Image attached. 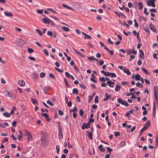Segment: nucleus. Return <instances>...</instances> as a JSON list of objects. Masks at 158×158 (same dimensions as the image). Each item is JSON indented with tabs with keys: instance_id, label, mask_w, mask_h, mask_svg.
<instances>
[{
	"instance_id": "nucleus-1",
	"label": "nucleus",
	"mask_w": 158,
	"mask_h": 158,
	"mask_svg": "<svg viewBox=\"0 0 158 158\" xmlns=\"http://www.w3.org/2000/svg\"><path fill=\"white\" fill-rule=\"evenodd\" d=\"M59 132H58V137L59 139H61L63 138V136L62 133V129L61 127L60 124V123L58 125Z\"/></svg>"
},
{
	"instance_id": "nucleus-2",
	"label": "nucleus",
	"mask_w": 158,
	"mask_h": 158,
	"mask_svg": "<svg viewBox=\"0 0 158 158\" xmlns=\"http://www.w3.org/2000/svg\"><path fill=\"white\" fill-rule=\"evenodd\" d=\"M24 131H25V135L27 136V140L30 141L31 140L32 137L31 134L26 129L24 130Z\"/></svg>"
},
{
	"instance_id": "nucleus-3",
	"label": "nucleus",
	"mask_w": 158,
	"mask_h": 158,
	"mask_svg": "<svg viewBox=\"0 0 158 158\" xmlns=\"http://www.w3.org/2000/svg\"><path fill=\"white\" fill-rule=\"evenodd\" d=\"M154 94L155 96V99L156 103L158 102V91L157 90V88L154 87Z\"/></svg>"
},
{
	"instance_id": "nucleus-4",
	"label": "nucleus",
	"mask_w": 158,
	"mask_h": 158,
	"mask_svg": "<svg viewBox=\"0 0 158 158\" xmlns=\"http://www.w3.org/2000/svg\"><path fill=\"white\" fill-rule=\"evenodd\" d=\"M156 0H149L147 2V4L148 6H152L153 7H155V2Z\"/></svg>"
},
{
	"instance_id": "nucleus-5",
	"label": "nucleus",
	"mask_w": 158,
	"mask_h": 158,
	"mask_svg": "<svg viewBox=\"0 0 158 158\" xmlns=\"http://www.w3.org/2000/svg\"><path fill=\"white\" fill-rule=\"evenodd\" d=\"M118 102L120 103L122 105H123L126 106H129L128 103L125 101H123L120 98H118L117 99Z\"/></svg>"
},
{
	"instance_id": "nucleus-6",
	"label": "nucleus",
	"mask_w": 158,
	"mask_h": 158,
	"mask_svg": "<svg viewBox=\"0 0 158 158\" xmlns=\"http://www.w3.org/2000/svg\"><path fill=\"white\" fill-rule=\"evenodd\" d=\"M150 125V123L149 121H148L145 124L142 130H145L147 129L148 127Z\"/></svg>"
},
{
	"instance_id": "nucleus-7",
	"label": "nucleus",
	"mask_w": 158,
	"mask_h": 158,
	"mask_svg": "<svg viewBox=\"0 0 158 158\" xmlns=\"http://www.w3.org/2000/svg\"><path fill=\"white\" fill-rule=\"evenodd\" d=\"M65 75L68 78H70L73 80L75 79L74 77L72 75H70L69 73L68 72H66L65 73Z\"/></svg>"
},
{
	"instance_id": "nucleus-8",
	"label": "nucleus",
	"mask_w": 158,
	"mask_h": 158,
	"mask_svg": "<svg viewBox=\"0 0 158 158\" xmlns=\"http://www.w3.org/2000/svg\"><path fill=\"white\" fill-rule=\"evenodd\" d=\"M149 27L154 32H156V29L155 27L152 23L149 24Z\"/></svg>"
},
{
	"instance_id": "nucleus-9",
	"label": "nucleus",
	"mask_w": 158,
	"mask_h": 158,
	"mask_svg": "<svg viewBox=\"0 0 158 158\" xmlns=\"http://www.w3.org/2000/svg\"><path fill=\"white\" fill-rule=\"evenodd\" d=\"M5 92L7 94V96L8 97L10 98H13L14 97V95L12 92H10L7 90H6Z\"/></svg>"
},
{
	"instance_id": "nucleus-10",
	"label": "nucleus",
	"mask_w": 158,
	"mask_h": 158,
	"mask_svg": "<svg viewBox=\"0 0 158 158\" xmlns=\"http://www.w3.org/2000/svg\"><path fill=\"white\" fill-rule=\"evenodd\" d=\"M81 33L85 36L84 37V38L85 39H89L91 40V37L89 35H88L87 34L83 32H82Z\"/></svg>"
},
{
	"instance_id": "nucleus-11",
	"label": "nucleus",
	"mask_w": 158,
	"mask_h": 158,
	"mask_svg": "<svg viewBox=\"0 0 158 158\" xmlns=\"http://www.w3.org/2000/svg\"><path fill=\"white\" fill-rule=\"evenodd\" d=\"M42 21L44 23H49L51 21L48 18H47L43 19Z\"/></svg>"
},
{
	"instance_id": "nucleus-12",
	"label": "nucleus",
	"mask_w": 158,
	"mask_h": 158,
	"mask_svg": "<svg viewBox=\"0 0 158 158\" xmlns=\"http://www.w3.org/2000/svg\"><path fill=\"white\" fill-rule=\"evenodd\" d=\"M18 131L19 134L18 135L17 137L18 139L19 140H20L22 138L23 136V134L20 130H18Z\"/></svg>"
},
{
	"instance_id": "nucleus-13",
	"label": "nucleus",
	"mask_w": 158,
	"mask_h": 158,
	"mask_svg": "<svg viewBox=\"0 0 158 158\" xmlns=\"http://www.w3.org/2000/svg\"><path fill=\"white\" fill-rule=\"evenodd\" d=\"M42 116H44L46 119L47 121H50V119L49 118V116L46 113H41Z\"/></svg>"
},
{
	"instance_id": "nucleus-14",
	"label": "nucleus",
	"mask_w": 158,
	"mask_h": 158,
	"mask_svg": "<svg viewBox=\"0 0 158 158\" xmlns=\"http://www.w3.org/2000/svg\"><path fill=\"white\" fill-rule=\"evenodd\" d=\"M107 84L109 85L110 87L113 88L114 87V86L112 85H114L115 84V83L112 81L110 80L107 82Z\"/></svg>"
},
{
	"instance_id": "nucleus-15",
	"label": "nucleus",
	"mask_w": 158,
	"mask_h": 158,
	"mask_svg": "<svg viewBox=\"0 0 158 158\" xmlns=\"http://www.w3.org/2000/svg\"><path fill=\"white\" fill-rule=\"evenodd\" d=\"M4 15L7 17H12L13 15L10 12H4Z\"/></svg>"
},
{
	"instance_id": "nucleus-16",
	"label": "nucleus",
	"mask_w": 158,
	"mask_h": 158,
	"mask_svg": "<svg viewBox=\"0 0 158 158\" xmlns=\"http://www.w3.org/2000/svg\"><path fill=\"white\" fill-rule=\"evenodd\" d=\"M123 71L124 73H127L128 75H129L131 74V73L128 69L124 68L123 69Z\"/></svg>"
},
{
	"instance_id": "nucleus-17",
	"label": "nucleus",
	"mask_w": 158,
	"mask_h": 158,
	"mask_svg": "<svg viewBox=\"0 0 158 158\" xmlns=\"http://www.w3.org/2000/svg\"><path fill=\"white\" fill-rule=\"evenodd\" d=\"M114 13L116 14L118 17H120L121 16H122L123 17L126 18V17L125 15L123 13H118L117 11H115L114 12Z\"/></svg>"
},
{
	"instance_id": "nucleus-18",
	"label": "nucleus",
	"mask_w": 158,
	"mask_h": 158,
	"mask_svg": "<svg viewBox=\"0 0 158 158\" xmlns=\"http://www.w3.org/2000/svg\"><path fill=\"white\" fill-rule=\"evenodd\" d=\"M139 52H140L139 58L142 59H143L144 58V53L143 51L141 50H139Z\"/></svg>"
},
{
	"instance_id": "nucleus-19",
	"label": "nucleus",
	"mask_w": 158,
	"mask_h": 158,
	"mask_svg": "<svg viewBox=\"0 0 158 158\" xmlns=\"http://www.w3.org/2000/svg\"><path fill=\"white\" fill-rule=\"evenodd\" d=\"M105 96L106 97V98H104L103 99V100L104 101H107L109 98L111 97V96L110 95H109L108 93H106Z\"/></svg>"
},
{
	"instance_id": "nucleus-20",
	"label": "nucleus",
	"mask_w": 158,
	"mask_h": 158,
	"mask_svg": "<svg viewBox=\"0 0 158 158\" xmlns=\"http://www.w3.org/2000/svg\"><path fill=\"white\" fill-rule=\"evenodd\" d=\"M18 83L19 85L21 86H23L25 85V82L22 80H19Z\"/></svg>"
},
{
	"instance_id": "nucleus-21",
	"label": "nucleus",
	"mask_w": 158,
	"mask_h": 158,
	"mask_svg": "<svg viewBox=\"0 0 158 158\" xmlns=\"http://www.w3.org/2000/svg\"><path fill=\"white\" fill-rule=\"evenodd\" d=\"M3 115L6 117L9 118L11 114H10V113H9L8 112H5L3 114Z\"/></svg>"
},
{
	"instance_id": "nucleus-22",
	"label": "nucleus",
	"mask_w": 158,
	"mask_h": 158,
	"mask_svg": "<svg viewBox=\"0 0 158 158\" xmlns=\"http://www.w3.org/2000/svg\"><path fill=\"white\" fill-rule=\"evenodd\" d=\"M156 105H155V102H154L153 105V115L154 116H155V115L156 114Z\"/></svg>"
},
{
	"instance_id": "nucleus-23",
	"label": "nucleus",
	"mask_w": 158,
	"mask_h": 158,
	"mask_svg": "<svg viewBox=\"0 0 158 158\" xmlns=\"http://www.w3.org/2000/svg\"><path fill=\"white\" fill-rule=\"evenodd\" d=\"M138 6L139 10H141L143 7V3L141 2H139L138 3Z\"/></svg>"
},
{
	"instance_id": "nucleus-24",
	"label": "nucleus",
	"mask_w": 158,
	"mask_h": 158,
	"mask_svg": "<svg viewBox=\"0 0 158 158\" xmlns=\"http://www.w3.org/2000/svg\"><path fill=\"white\" fill-rule=\"evenodd\" d=\"M31 102H32V103L33 104L35 105L38 104V102L36 99H34L32 98H31Z\"/></svg>"
},
{
	"instance_id": "nucleus-25",
	"label": "nucleus",
	"mask_w": 158,
	"mask_h": 158,
	"mask_svg": "<svg viewBox=\"0 0 158 158\" xmlns=\"http://www.w3.org/2000/svg\"><path fill=\"white\" fill-rule=\"evenodd\" d=\"M121 88V86L118 85H116L115 86V90L116 91H118Z\"/></svg>"
},
{
	"instance_id": "nucleus-26",
	"label": "nucleus",
	"mask_w": 158,
	"mask_h": 158,
	"mask_svg": "<svg viewBox=\"0 0 158 158\" xmlns=\"http://www.w3.org/2000/svg\"><path fill=\"white\" fill-rule=\"evenodd\" d=\"M102 147L103 145L101 144L99 146L98 148L101 152H104L105 151V149L104 148H103Z\"/></svg>"
},
{
	"instance_id": "nucleus-27",
	"label": "nucleus",
	"mask_w": 158,
	"mask_h": 158,
	"mask_svg": "<svg viewBox=\"0 0 158 158\" xmlns=\"http://www.w3.org/2000/svg\"><path fill=\"white\" fill-rule=\"evenodd\" d=\"M105 49L107 50L108 52H110V54L112 55L114 53V52L112 50H110L109 48L107 47H105Z\"/></svg>"
},
{
	"instance_id": "nucleus-28",
	"label": "nucleus",
	"mask_w": 158,
	"mask_h": 158,
	"mask_svg": "<svg viewBox=\"0 0 158 158\" xmlns=\"http://www.w3.org/2000/svg\"><path fill=\"white\" fill-rule=\"evenodd\" d=\"M61 29L65 32H68L70 31V29L69 28L65 27H62Z\"/></svg>"
},
{
	"instance_id": "nucleus-29",
	"label": "nucleus",
	"mask_w": 158,
	"mask_h": 158,
	"mask_svg": "<svg viewBox=\"0 0 158 158\" xmlns=\"http://www.w3.org/2000/svg\"><path fill=\"white\" fill-rule=\"evenodd\" d=\"M120 147H122L123 146H125L126 145V143L125 141H122L120 143Z\"/></svg>"
},
{
	"instance_id": "nucleus-30",
	"label": "nucleus",
	"mask_w": 158,
	"mask_h": 158,
	"mask_svg": "<svg viewBox=\"0 0 158 158\" xmlns=\"http://www.w3.org/2000/svg\"><path fill=\"white\" fill-rule=\"evenodd\" d=\"M62 6L64 7L65 8H67L68 9H69V10H74L71 7H69L68 6H67V5H65V4H63L62 5Z\"/></svg>"
},
{
	"instance_id": "nucleus-31",
	"label": "nucleus",
	"mask_w": 158,
	"mask_h": 158,
	"mask_svg": "<svg viewBox=\"0 0 158 158\" xmlns=\"http://www.w3.org/2000/svg\"><path fill=\"white\" fill-rule=\"evenodd\" d=\"M135 79L136 81L139 80L140 79V75L139 74L136 75L135 77Z\"/></svg>"
},
{
	"instance_id": "nucleus-32",
	"label": "nucleus",
	"mask_w": 158,
	"mask_h": 158,
	"mask_svg": "<svg viewBox=\"0 0 158 158\" xmlns=\"http://www.w3.org/2000/svg\"><path fill=\"white\" fill-rule=\"evenodd\" d=\"M88 133V135L89 136V138L91 139L92 140L93 139V137H92V133L91 132H87Z\"/></svg>"
},
{
	"instance_id": "nucleus-33",
	"label": "nucleus",
	"mask_w": 158,
	"mask_h": 158,
	"mask_svg": "<svg viewBox=\"0 0 158 158\" xmlns=\"http://www.w3.org/2000/svg\"><path fill=\"white\" fill-rule=\"evenodd\" d=\"M73 94H76L77 95L78 93V92L77 88H74L73 89Z\"/></svg>"
},
{
	"instance_id": "nucleus-34",
	"label": "nucleus",
	"mask_w": 158,
	"mask_h": 158,
	"mask_svg": "<svg viewBox=\"0 0 158 158\" xmlns=\"http://www.w3.org/2000/svg\"><path fill=\"white\" fill-rule=\"evenodd\" d=\"M127 55H131L132 53V51L130 49H127Z\"/></svg>"
},
{
	"instance_id": "nucleus-35",
	"label": "nucleus",
	"mask_w": 158,
	"mask_h": 158,
	"mask_svg": "<svg viewBox=\"0 0 158 158\" xmlns=\"http://www.w3.org/2000/svg\"><path fill=\"white\" fill-rule=\"evenodd\" d=\"M110 76L111 77H112V78L116 77V75L114 73H110Z\"/></svg>"
},
{
	"instance_id": "nucleus-36",
	"label": "nucleus",
	"mask_w": 158,
	"mask_h": 158,
	"mask_svg": "<svg viewBox=\"0 0 158 158\" xmlns=\"http://www.w3.org/2000/svg\"><path fill=\"white\" fill-rule=\"evenodd\" d=\"M16 107L15 106H13L12 108V110L10 112V114L11 115L13 114L15 110H16Z\"/></svg>"
},
{
	"instance_id": "nucleus-37",
	"label": "nucleus",
	"mask_w": 158,
	"mask_h": 158,
	"mask_svg": "<svg viewBox=\"0 0 158 158\" xmlns=\"http://www.w3.org/2000/svg\"><path fill=\"white\" fill-rule=\"evenodd\" d=\"M88 59L89 60H90L92 61H94V60L95 58L94 57V56L88 57Z\"/></svg>"
},
{
	"instance_id": "nucleus-38",
	"label": "nucleus",
	"mask_w": 158,
	"mask_h": 158,
	"mask_svg": "<svg viewBox=\"0 0 158 158\" xmlns=\"http://www.w3.org/2000/svg\"><path fill=\"white\" fill-rule=\"evenodd\" d=\"M56 149L57 151V152L58 154L59 153V152L60 151V147L59 145H57L56 146Z\"/></svg>"
},
{
	"instance_id": "nucleus-39",
	"label": "nucleus",
	"mask_w": 158,
	"mask_h": 158,
	"mask_svg": "<svg viewBox=\"0 0 158 158\" xmlns=\"http://www.w3.org/2000/svg\"><path fill=\"white\" fill-rule=\"evenodd\" d=\"M43 52L44 54H45L47 56H48L49 55L48 52L46 49H44Z\"/></svg>"
},
{
	"instance_id": "nucleus-40",
	"label": "nucleus",
	"mask_w": 158,
	"mask_h": 158,
	"mask_svg": "<svg viewBox=\"0 0 158 158\" xmlns=\"http://www.w3.org/2000/svg\"><path fill=\"white\" fill-rule=\"evenodd\" d=\"M35 31L37 33H38L39 34V35L40 36H42V32L40 31L39 29H36Z\"/></svg>"
},
{
	"instance_id": "nucleus-41",
	"label": "nucleus",
	"mask_w": 158,
	"mask_h": 158,
	"mask_svg": "<svg viewBox=\"0 0 158 158\" xmlns=\"http://www.w3.org/2000/svg\"><path fill=\"white\" fill-rule=\"evenodd\" d=\"M64 81L65 83L66 86L67 87H70V86L69 85L67 81V79L65 78H64Z\"/></svg>"
},
{
	"instance_id": "nucleus-42",
	"label": "nucleus",
	"mask_w": 158,
	"mask_h": 158,
	"mask_svg": "<svg viewBox=\"0 0 158 158\" xmlns=\"http://www.w3.org/2000/svg\"><path fill=\"white\" fill-rule=\"evenodd\" d=\"M32 77L34 79H36L38 77L37 75L35 73H33L32 74Z\"/></svg>"
},
{
	"instance_id": "nucleus-43",
	"label": "nucleus",
	"mask_w": 158,
	"mask_h": 158,
	"mask_svg": "<svg viewBox=\"0 0 158 158\" xmlns=\"http://www.w3.org/2000/svg\"><path fill=\"white\" fill-rule=\"evenodd\" d=\"M45 74L44 73H41L40 74V77L43 78L45 77Z\"/></svg>"
},
{
	"instance_id": "nucleus-44",
	"label": "nucleus",
	"mask_w": 158,
	"mask_h": 158,
	"mask_svg": "<svg viewBox=\"0 0 158 158\" xmlns=\"http://www.w3.org/2000/svg\"><path fill=\"white\" fill-rule=\"evenodd\" d=\"M49 88L47 87H44L43 89L44 92L45 94H46L47 91L48 90Z\"/></svg>"
},
{
	"instance_id": "nucleus-45",
	"label": "nucleus",
	"mask_w": 158,
	"mask_h": 158,
	"mask_svg": "<svg viewBox=\"0 0 158 158\" xmlns=\"http://www.w3.org/2000/svg\"><path fill=\"white\" fill-rule=\"evenodd\" d=\"M27 51L29 53H31L34 51L31 48H28L27 49Z\"/></svg>"
},
{
	"instance_id": "nucleus-46",
	"label": "nucleus",
	"mask_w": 158,
	"mask_h": 158,
	"mask_svg": "<svg viewBox=\"0 0 158 158\" xmlns=\"http://www.w3.org/2000/svg\"><path fill=\"white\" fill-rule=\"evenodd\" d=\"M47 34L48 35L52 36L53 35V33L51 31H48L47 32Z\"/></svg>"
},
{
	"instance_id": "nucleus-47",
	"label": "nucleus",
	"mask_w": 158,
	"mask_h": 158,
	"mask_svg": "<svg viewBox=\"0 0 158 158\" xmlns=\"http://www.w3.org/2000/svg\"><path fill=\"white\" fill-rule=\"evenodd\" d=\"M70 111H73L74 112H77V109L76 107H75L74 108L73 110H70Z\"/></svg>"
},
{
	"instance_id": "nucleus-48",
	"label": "nucleus",
	"mask_w": 158,
	"mask_h": 158,
	"mask_svg": "<svg viewBox=\"0 0 158 158\" xmlns=\"http://www.w3.org/2000/svg\"><path fill=\"white\" fill-rule=\"evenodd\" d=\"M134 20L135 22V25H134L136 27H138V25L137 23V22L136 21V19H135Z\"/></svg>"
},
{
	"instance_id": "nucleus-49",
	"label": "nucleus",
	"mask_w": 158,
	"mask_h": 158,
	"mask_svg": "<svg viewBox=\"0 0 158 158\" xmlns=\"http://www.w3.org/2000/svg\"><path fill=\"white\" fill-rule=\"evenodd\" d=\"M49 77L53 79H55V77L54 76V75L52 74V73H51V74H50L49 75Z\"/></svg>"
},
{
	"instance_id": "nucleus-50",
	"label": "nucleus",
	"mask_w": 158,
	"mask_h": 158,
	"mask_svg": "<svg viewBox=\"0 0 158 158\" xmlns=\"http://www.w3.org/2000/svg\"><path fill=\"white\" fill-rule=\"evenodd\" d=\"M21 41H23V40L20 39H17L15 40V43L17 44L18 43L20 42Z\"/></svg>"
},
{
	"instance_id": "nucleus-51",
	"label": "nucleus",
	"mask_w": 158,
	"mask_h": 158,
	"mask_svg": "<svg viewBox=\"0 0 158 158\" xmlns=\"http://www.w3.org/2000/svg\"><path fill=\"white\" fill-rule=\"evenodd\" d=\"M37 13L39 14H42L43 11V9L42 10H38L36 11Z\"/></svg>"
},
{
	"instance_id": "nucleus-52",
	"label": "nucleus",
	"mask_w": 158,
	"mask_h": 158,
	"mask_svg": "<svg viewBox=\"0 0 158 158\" xmlns=\"http://www.w3.org/2000/svg\"><path fill=\"white\" fill-rule=\"evenodd\" d=\"M84 114V112L81 109L79 110V114L81 116H82Z\"/></svg>"
},
{
	"instance_id": "nucleus-53",
	"label": "nucleus",
	"mask_w": 158,
	"mask_h": 158,
	"mask_svg": "<svg viewBox=\"0 0 158 158\" xmlns=\"http://www.w3.org/2000/svg\"><path fill=\"white\" fill-rule=\"evenodd\" d=\"M47 103L49 105L51 106H53L54 105L49 100H48L47 101Z\"/></svg>"
},
{
	"instance_id": "nucleus-54",
	"label": "nucleus",
	"mask_w": 158,
	"mask_h": 158,
	"mask_svg": "<svg viewBox=\"0 0 158 158\" xmlns=\"http://www.w3.org/2000/svg\"><path fill=\"white\" fill-rule=\"evenodd\" d=\"M147 8L146 7L144 8V13L146 15H148L149 13L147 12Z\"/></svg>"
},
{
	"instance_id": "nucleus-55",
	"label": "nucleus",
	"mask_w": 158,
	"mask_h": 158,
	"mask_svg": "<svg viewBox=\"0 0 158 158\" xmlns=\"http://www.w3.org/2000/svg\"><path fill=\"white\" fill-rule=\"evenodd\" d=\"M142 70L145 73H146V74L148 75L149 73L144 68H143L142 69Z\"/></svg>"
},
{
	"instance_id": "nucleus-56",
	"label": "nucleus",
	"mask_w": 158,
	"mask_h": 158,
	"mask_svg": "<svg viewBox=\"0 0 158 158\" xmlns=\"http://www.w3.org/2000/svg\"><path fill=\"white\" fill-rule=\"evenodd\" d=\"M58 113L60 115H63L64 114V112L60 110H58Z\"/></svg>"
},
{
	"instance_id": "nucleus-57",
	"label": "nucleus",
	"mask_w": 158,
	"mask_h": 158,
	"mask_svg": "<svg viewBox=\"0 0 158 158\" xmlns=\"http://www.w3.org/2000/svg\"><path fill=\"white\" fill-rule=\"evenodd\" d=\"M135 58V56L134 55H130V58L129 59V61H131L132 60L134 59Z\"/></svg>"
},
{
	"instance_id": "nucleus-58",
	"label": "nucleus",
	"mask_w": 158,
	"mask_h": 158,
	"mask_svg": "<svg viewBox=\"0 0 158 158\" xmlns=\"http://www.w3.org/2000/svg\"><path fill=\"white\" fill-rule=\"evenodd\" d=\"M15 29L16 31L19 32H21L22 31V30L20 28L16 27H15Z\"/></svg>"
},
{
	"instance_id": "nucleus-59",
	"label": "nucleus",
	"mask_w": 158,
	"mask_h": 158,
	"mask_svg": "<svg viewBox=\"0 0 158 158\" xmlns=\"http://www.w3.org/2000/svg\"><path fill=\"white\" fill-rule=\"evenodd\" d=\"M85 125V128L88 129L90 127V124L88 123Z\"/></svg>"
},
{
	"instance_id": "nucleus-60",
	"label": "nucleus",
	"mask_w": 158,
	"mask_h": 158,
	"mask_svg": "<svg viewBox=\"0 0 158 158\" xmlns=\"http://www.w3.org/2000/svg\"><path fill=\"white\" fill-rule=\"evenodd\" d=\"M99 80L100 81H102L103 82H105V79L104 77H100L99 78Z\"/></svg>"
},
{
	"instance_id": "nucleus-61",
	"label": "nucleus",
	"mask_w": 158,
	"mask_h": 158,
	"mask_svg": "<svg viewBox=\"0 0 158 158\" xmlns=\"http://www.w3.org/2000/svg\"><path fill=\"white\" fill-rule=\"evenodd\" d=\"M149 11L150 12H156V10L155 9H150Z\"/></svg>"
},
{
	"instance_id": "nucleus-62",
	"label": "nucleus",
	"mask_w": 158,
	"mask_h": 158,
	"mask_svg": "<svg viewBox=\"0 0 158 158\" xmlns=\"http://www.w3.org/2000/svg\"><path fill=\"white\" fill-rule=\"evenodd\" d=\"M132 33L135 36H137L139 34V33H137L135 31H132Z\"/></svg>"
},
{
	"instance_id": "nucleus-63",
	"label": "nucleus",
	"mask_w": 158,
	"mask_h": 158,
	"mask_svg": "<svg viewBox=\"0 0 158 158\" xmlns=\"http://www.w3.org/2000/svg\"><path fill=\"white\" fill-rule=\"evenodd\" d=\"M137 64L139 65H140L142 64V61L141 60H138L137 61Z\"/></svg>"
},
{
	"instance_id": "nucleus-64",
	"label": "nucleus",
	"mask_w": 158,
	"mask_h": 158,
	"mask_svg": "<svg viewBox=\"0 0 158 158\" xmlns=\"http://www.w3.org/2000/svg\"><path fill=\"white\" fill-rule=\"evenodd\" d=\"M156 145H158V137L156 136Z\"/></svg>"
}]
</instances>
